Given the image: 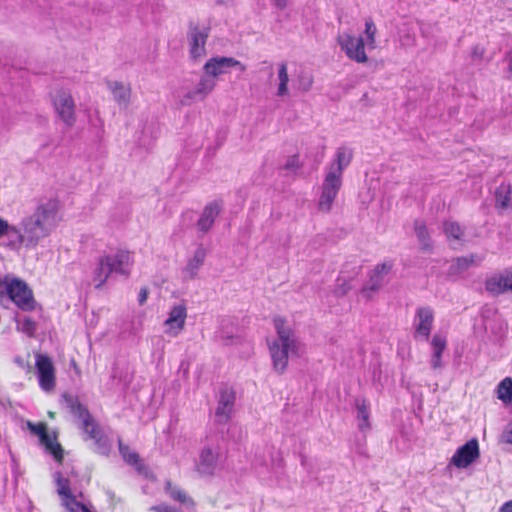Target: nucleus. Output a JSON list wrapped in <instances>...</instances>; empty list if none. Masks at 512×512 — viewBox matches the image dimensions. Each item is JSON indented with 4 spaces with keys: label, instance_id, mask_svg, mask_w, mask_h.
<instances>
[{
    "label": "nucleus",
    "instance_id": "nucleus-1",
    "mask_svg": "<svg viewBox=\"0 0 512 512\" xmlns=\"http://www.w3.org/2000/svg\"><path fill=\"white\" fill-rule=\"evenodd\" d=\"M352 158V150L341 146L337 148L333 161L326 166L318 200L320 211L327 213L332 209L334 200L342 187L343 172L350 165Z\"/></svg>",
    "mask_w": 512,
    "mask_h": 512
},
{
    "label": "nucleus",
    "instance_id": "nucleus-2",
    "mask_svg": "<svg viewBox=\"0 0 512 512\" xmlns=\"http://www.w3.org/2000/svg\"><path fill=\"white\" fill-rule=\"evenodd\" d=\"M277 338L268 342L272 366L275 372H285L290 357L299 356L300 342L293 330L285 324L282 318L274 319Z\"/></svg>",
    "mask_w": 512,
    "mask_h": 512
},
{
    "label": "nucleus",
    "instance_id": "nucleus-3",
    "mask_svg": "<svg viewBox=\"0 0 512 512\" xmlns=\"http://www.w3.org/2000/svg\"><path fill=\"white\" fill-rule=\"evenodd\" d=\"M62 401L69 411L82 421L81 429L86 434V439L94 441L96 451L99 454L108 455L111 449L109 439L104 435L101 427L91 416L87 407L77 397L67 393L62 395Z\"/></svg>",
    "mask_w": 512,
    "mask_h": 512
},
{
    "label": "nucleus",
    "instance_id": "nucleus-4",
    "mask_svg": "<svg viewBox=\"0 0 512 512\" xmlns=\"http://www.w3.org/2000/svg\"><path fill=\"white\" fill-rule=\"evenodd\" d=\"M133 263L131 253L126 250H117L100 256L93 270L95 288H102L110 276L128 277Z\"/></svg>",
    "mask_w": 512,
    "mask_h": 512
},
{
    "label": "nucleus",
    "instance_id": "nucleus-5",
    "mask_svg": "<svg viewBox=\"0 0 512 512\" xmlns=\"http://www.w3.org/2000/svg\"><path fill=\"white\" fill-rule=\"evenodd\" d=\"M5 294L23 311H31L35 308V300L31 289L20 279H13L6 284H3L0 280V301L5 297Z\"/></svg>",
    "mask_w": 512,
    "mask_h": 512
},
{
    "label": "nucleus",
    "instance_id": "nucleus-6",
    "mask_svg": "<svg viewBox=\"0 0 512 512\" xmlns=\"http://www.w3.org/2000/svg\"><path fill=\"white\" fill-rule=\"evenodd\" d=\"M59 209L60 202L58 198L45 197L38 200L34 212L30 216L52 231L57 223Z\"/></svg>",
    "mask_w": 512,
    "mask_h": 512
},
{
    "label": "nucleus",
    "instance_id": "nucleus-7",
    "mask_svg": "<svg viewBox=\"0 0 512 512\" xmlns=\"http://www.w3.org/2000/svg\"><path fill=\"white\" fill-rule=\"evenodd\" d=\"M337 43L350 60L357 63H366L368 61L365 52L366 44L362 37H355L350 33H342L338 34Z\"/></svg>",
    "mask_w": 512,
    "mask_h": 512
},
{
    "label": "nucleus",
    "instance_id": "nucleus-8",
    "mask_svg": "<svg viewBox=\"0 0 512 512\" xmlns=\"http://www.w3.org/2000/svg\"><path fill=\"white\" fill-rule=\"evenodd\" d=\"M393 267L392 261H385L377 264L368 274V280L361 289V294L366 300L373 296L383 287L386 276Z\"/></svg>",
    "mask_w": 512,
    "mask_h": 512
},
{
    "label": "nucleus",
    "instance_id": "nucleus-9",
    "mask_svg": "<svg viewBox=\"0 0 512 512\" xmlns=\"http://www.w3.org/2000/svg\"><path fill=\"white\" fill-rule=\"evenodd\" d=\"M53 104L59 118L66 126L72 127L76 122V105L71 93L67 90H57Z\"/></svg>",
    "mask_w": 512,
    "mask_h": 512
},
{
    "label": "nucleus",
    "instance_id": "nucleus-10",
    "mask_svg": "<svg viewBox=\"0 0 512 512\" xmlns=\"http://www.w3.org/2000/svg\"><path fill=\"white\" fill-rule=\"evenodd\" d=\"M221 455L217 445H206L196 461V470L201 476H213L219 468Z\"/></svg>",
    "mask_w": 512,
    "mask_h": 512
},
{
    "label": "nucleus",
    "instance_id": "nucleus-11",
    "mask_svg": "<svg viewBox=\"0 0 512 512\" xmlns=\"http://www.w3.org/2000/svg\"><path fill=\"white\" fill-rule=\"evenodd\" d=\"M480 456L479 444L476 438L467 441L460 446L450 459V465L459 469H465Z\"/></svg>",
    "mask_w": 512,
    "mask_h": 512
},
{
    "label": "nucleus",
    "instance_id": "nucleus-12",
    "mask_svg": "<svg viewBox=\"0 0 512 512\" xmlns=\"http://www.w3.org/2000/svg\"><path fill=\"white\" fill-rule=\"evenodd\" d=\"M209 36V29L206 27H199L191 23L187 34L189 42V52L193 59H198L206 54L205 45Z\"/></svg>",
    "mask_w": 512,
    "mask_h": 512
},
{
    "label": "nucleus",
    "instance_id": "nucleus-13",
    "mask_svg": "<svg viewBox=\"0 0 512 512\" xmlns=\"http://www.w3.org/2000/svg\"><path fill=\"white\" fill-rule=\"evenodd\" d=\"M237 67L241 72L246 66L233 57L216 56L210 58L203 66L204 72L217 80V77L225 74L229 68Z\"/></svg>",
    "mask_w": 512,
    "mask_h": 512
},
{
    "label": "nucleus",
    "instance_id": "nucleus-14",
    "mask_svg": "<svg viewBox=\"0 0 512 512\" xmlns=\"http://www.w3.org/2000/svg\"><path fill=\"white\" fill-rule=\"evenodd\" d=\"M20 226L25 231L24 238L28 240V246H37L38 243L48 237L52 232L50 229L45 227L43 223L37 221L35 218L29 216L24 217L21 220Z\"/></svg>",
    "mask_w": 512,
    "mask_h": 512
},
{
    "label": "nucleus",
    "instance_id": "nucleus-15",
    "mask_svg": "<svg viewBox=\"0 0 512 512\" xmlns=\"http://www.w3.org/2000/svg\"><path fill=\"white\" fill-rule=\"evenodd\" d=\"M235 391L229 387L220 389L215 418L217 423L225 424L231 419L235 404Z\"/></svg>",
    "mask_w": 512,
    "mask_h": 512
},
{
    "label": "nucleus",
    "instance_id": "nucleus-16",
    "mask_svg": "<svg viewBox=\"0 0 512 512\" xmlns=\"http://www.w3.org/2000/svg\"><path fill=\"white\" fill-rule=\"evenodd\" d=\"M434 322V312L428 306L419 307L414 318V338H422L427 341L430 337Z\"/></svg>",
    "mask_w": 512,
    "mask_h": 512
},
{
    "label": "nucleus",
    "instance_id": "nucleus-17",
    "mask_svg": "<svg viewBox=\"0 0 512 512\" xmlns=\"http://www.w3.org/2000/svg\"><path fill=\"white\" fill-rule=\"evenodd\" d=\"M36 369L40 387L49 391L55 386V369L51 359L43 354L36 355Z\"/></svg>",
    "mask_w": 512,
    "mask_h": 512
},
{
    "label": "nucleus",
    "instance_id": "nucleus-18",
    "mask_svg": "<svg viewBox=\"0 0 512 512\" xmlns=\"http://www.w3.org/2000/svg\"><path fill=\"white\" fill-rule=\"evenodd\" d=\"M187 309L184 304H178L171 308L168 318L165 320V333L169 336H178L185 327Z\"/></svg>",
    "mask_w": 512,
    "mask_h": 512
},
{
    "label": "nucleus",
    "instance_id": "nucleus-19",
    "mask_svg": "<svg viewBox=\"0 0 512 512\" xmlns=\"http://www.w3.org/2000/svg\"><path fill=\"white\" fill-rule=\"evenodd\" d=\"M485 288L494 295L512 291V268L488 278Z\"/></svg>",
    "mask_w": 512,
    "mask_h": 512
},
{
    "label": "nucleus",
    "instance_id": "nucleus-20",
    "mask_svg": "<svg viewBox=\"0 0 512 512\" xmlns=\"http://www.w3.org/2000/svg\"><path fill=\"white\" fill-rule=\"evenodd\" d=\"M206 258V250L200 245L193 253V256L188 260L186 266L182 270L183 278L191 280L196 278L198 271L203 265Z\"/></svg>",
    "mask_w": 512,
    "mask_h": 512
},
{
    "label": "nucleus",
    "instance_id": "nucleus-21",
    "mask_svg": "<svg viewBox=\"0 0 512 512\" xmlns=\"http://www.w3.org/2000/svg\"><path fill=\"white\" fill-rule=\"evenodd\" d=\"M221 211V206L218 202H212L206 205L203 212L197 222L199 231L206 233L214 224L215 219L218 217Z\"/></svg>",
    "mask_w": 512,
    "mask_h": 512
},
{
    "label": "nucleus",
    "instance_id": "nucleus-22",
    "mask_svg": "<svg viewBox=\"0 0 512 512\" xmlns=\"http://www.w3.org/2000/svg\"><path fill=\"white\" fill-rule=\"evenodd\" d=\"M108 88L111 90L114 100L120 107L126 108L130 101L131 89L129 85L122 82H108Z\"/></svg>",
    "mask_w": 512,
    "mask_h": 512
},
{
    "label": "nucleus",
    "instance_id": "nucleus-23",
    "mask_svg": "<svg viewBox=\"0 0 512 512\" xmlns=\"http://www.w3.org/2000/svg\"><path fill=\"white\" fill-rule=\"evenodd\" d=\"M495 207L498 210H506L512 203V186L509 183H501L495 190Z\"/></svg>",
    "mask_w": 512,
    "mask_h": 512
},
{
    "label": "nucleus",
    "instance_id": "nucleus-24",
    "mask_svg": "<svg viewBox=\"0 0 512 512\" xmlns=\"http://www.w3.org/2000/svg\"><path fill=\"white\" fill-rule=\"evenodd\" d=\"M25 231L22 227H17L9 224V229L5 236H8V242L6 244L10 249H19L22 245L28 246V240L24 238Z\"/></svg>",
    "mask_w": 512,
    "mask_h": 512
},
{
    "label": "nucleus",
    "instance_id": "nucleus-25",
    "mask_svg": "<svg viewBox=\"0 0 512 512\" xmlns=\"http://www.w3.org/2000/svg\"><path fill=\"white\" fill-rule=\"evenodd\" d=\"M485 328L487 333L491 334V340L493 342L500 343L505 338L507 325L500 317L487 323Z\"/></svg>",
    "mask_w": 512,
    "mask_h": 512
},
{
    "label": "nucleus",
    "instance_id": "nucleus-26",
    "mask_svg": "<svg viewBox=\"0 0 512 512\" xmlns=\"http://www.w3.org/2000/svg\"><path fill=\"white\" fill-rule=\"evenodd\" d=\"M119 452L123 457L124 461L136 468L139 473H142L145 469V465L141 462L139 455L136 452L130 450L129 446L125 445L121 439L118 440Z\"/></svg>",
    "mask_w": 512,
    "mask_h": 512
},
{
    "label": "nucleus",
    "instance_id": "nucleus-27",
    "mask_svg": "<svg viewBox=\"0 0 512 512\" xmlns=\"http://www.w3.org/2000/svg\"><path fill=\"white\" fill-rule=\"evenodd\" d=\"M355 405L357 410L358 427L361 431H365L370 428L367 402L365 399H356Z\"/></svg>",
    "mask_w": 512,
    "mask_h": 512
},
{
    "label": "nucleus",
    "instance_id": "nucleus-28",
    "mask_svg": "<svg viewBox=\"0 0 512 512\" xmlns=\"http://www.w3.org/2000/svg\"><path fill=\"white\" fill-rule=\"evenodd\" d=\"M414 231L418 238V241L421 244L422 249L423 250L431 249V246H432L431 239H430V235L427 230L425 222L422 220H419V219L416 220L414 222Z\"/></svg>",
    "mask_w": 512,
    "mask_h": 512
},
{
    "label": "nucleus",
    "instance_id": "nucleus-29",
    "mask_svg": "<svg viewBox=\"0 0 512 512\" xmlns=\"http://www.w3.org/2000/svg\"><path fill=\"white\" fill-rule=\"evenodd\" d=\"M216 85L217 80L204 72L195 87L196 94L198 93L203 99H205L215 89Z\"/></svg>",
    "mask_w": 512,
    "mask_h": 512
},
{
    "label": "nucleus",
    "instance_id": "nucleus-30",
    "mask_svg": "<svg viewBox=\"0 0 512 512\" xmlns=\"http://www.w3.org/2000/svg\"><path fill=\"white\" fill-rule=\"evenodd\" d=\"M39 439L40 442L45 445L46 449L54 456L55 460L61 462L63 459V449L61 445L57 442H54L47 431L44 433V437Z\"/></svg>",
    "mask_w": 512,
    "mask_h": 512
},
{
    "label": "nucleus",
    "instance_id": "nucleus-31",
    "mask_svg": "<svg viewBox=\"0 0 512 512\" xmlns=\"http://www.w3.org/2000/svg\"><path fill=\"white\" fill-rule=\"evenodd\" d=\"M278 81H279V83H278L277 95L280 97L287 96L289 94V91H288L289 76H288L287 64L284 62L279 64Z\"/></svg>",
    "mask_w": 512,
    "mask_h": 512
},
{
    "label": "nucleus",
    "instance_id": "nucleus-32",
    "mask_svg": "<svg viewBox=\"0 0 512 512\" xmlns=\"http://www.w3.org/2000/svg\"><path fill=\"white\" fill-rule=\"evenodd\" d=\"M443 231H444L446 237L448 238V240L453 239L456 241H461L462 236L464 234L463 229L460 226V224L455 221H451V220L445 221L443 223Z\"/></svg>",
    "mask_w": 512,
    "mask_h": 512
},
{
    "label": "nucleus",
    "instance_id": "nucleus-33",
    "mask_svg": "<svg viewBox=\"0 0 512 512\" xmlns=\"http://www.w3.org/2000/svg\"><path fill=\"white\" fill-rule=\"evenodd\" d=\"M475 261L474 255L458 257L450 266L451 274H459L467 270Z\"/></svg>",
    "mask_w": 512,
    "mask_h": 512
},
{
    "label": "nucleus",
    "instance_id": "nucleus-34",
    "mask_svg": "<svg viewBox=\"0 0 512 512\" xmlns=\"http://www.w3.org/2000/svg\"><path fill=\"white\" fill-rule=\"evenodd\" d=\"M166 492L168 495L174 499L175 501H178L185 505H192V500L186 495V493L181 490L180 488L173 486L171 482H167L166 484Z\"/></svg>",
    "mask_w": 512,
    "mask_h": 512
},
{
    "label": "nucleus",
    "instance_id": "nucleus-35",
    "mask_svg": "<svg viewBox=\"0 0 512 512\" xmlns=\"http://www.w3.org/2000/svg\"><path fill=\"white\" fill-rule=\"evenodd\" d=\"M376 33L377 28L371 18L366 19L365 21V31L364 34L366 36V47L370 50L376 48Z\"/></svg>",
    "mask_w": 512,
    "mask_h": 512
},
{
    "label": "nucleus",
    "instance_id": "nucleus-36",
    "mask_svg": "<svg viewBox=\"0 0 512 512\" xmlns=\"http://www.w3.org/2000/svg\"><path fill=\"white\" fill-rule=\"evenodd\" d=\"M498 398L503 402L512 401V379L507 377L503 379L497 387Z\"/></svg>",
    "mask_w": 512,
    "mask_h": 512
},
{
    "label": "nucleus",
    "instance_id": "nucleus-37",
    "mask_svg": "<svg viewBox=\"0 0 512 512\" xmlns=\"http://www.w3.org/2000/svg\"><path fill=\"white\" fill-rule=\"evenodd\" d=\"M17 330L26 334L29 337L34 336L37 324L30 317H23L22 319H17Z\"/></svg>",
    "mask_w": 512,
    "mask_h": 512
},
{
    "label": "nucleus",
    "instance_id": "nucleus-38",
    "mask_svg": "<svg viewBox=\"0 0 512 512\" xmlns=\"http://www.w3.org/2000/svg\"><path fill=\"white\" fill-rule=\"evenodd\" d=\"M61 504L66 512H85V509H88L83 503L77 501L73 494L61 499Z\"/></svg>",
    "mask_w": 512,
    "mask_h": 512
},
{
    "label": "nucleus",
    "instance_id": "nucleus-39",
    "mask_svg": "<svg viewBox=\"0 0 512 512\" xmlns=\"http://www.w3.org/2000/svg\"><path fill=\"white\" fill-rule=\"evenodd\" d=\"M55 480L57 484V493L61 497V499L72 495L71 489H70V482L67 478H63L61 473L57 472L55 475Z\"/></svg>",
    "mask_w": 512,
    "mask_h": 512
},
{
    "label": "nucleus",
    "instance_id": "nucleus-40",
    "mask_svg": "<svg viewBox=\"0 0 512 512\" xmlns=\"http://www.w3.org/2000/svg\"><path fill=\"white\" fill-rule=\"evenodd\" d=\"M204 99L199 95L196 94V89L187 91L181 98H180V104L182 106H190L191 104L195 102L203 101Z\"/></svg>",
    "mask_w": 512,
    "mask_h": 512
},
{
    "label": "nucleus",
    "instance_id": "nucleus-41",
    "mask_svg": "<svg viewBox=\"0 0 512 512\" xmlns=\"http://www.w3.org/2000/svg\"><path fill=\"white\" fill-rule=\"evenodd\" d=\"M433 352L443 353L446 348V339L440 335H434L431 341Z\"/></svg>",
    "mask_w": 512,
    "mask_h": 512
},
{
    "label": "nucleus",
    "instance_id": "nucleus-42",
    "mask_svg": "<svg viewBox=\"0 0 512 512\" xmlns=\"http://www.w3.org/2000/svg\"><path fill=\"white\" fill-rule=\"evenodd\" d=\"M350 289H351V286L346 279H342V278L337 279V283H336V287H335V291H334L337 296L345 295Z\"/></svg>",
    "mask_w": 512,
    "mask_h": 512
},
{
    "label": "nucleus",
    "instance_id": "nucleus-43",
    "mask_svg": "<svg viewBox=\"0 0 512 512\" xmlns=\"http://www.w3.org/2000/svg\"><path fill=\"white\" fill-rule=\"evenodd\" d=\"M28 429L39 438L44 437V433L47 431L46 425L44 423L34 424L31 421L27 422Z\"/></svg>",
    "mask_w": 512,
    "mask_h": 512
},
{
    "label": "nucleus",
    "instance_id": "nucleus-44",
    "mask_svg": "<svg viewBox=\"0 0 512 512\" xmlns=\"http://www.w3.org/2000/svg\"><path fill=\"white\" fill-rule=\"evenodd\" d=\"M301 167L299 162V156L298 155H292L290 156L284 165V169L288 171H296Z\"/></svg>",
    "mask_w": 512,
    "mask_h": 512
},
{
    "label": "nucleus",
    "instance_id": "nucleus-45",
    "mask_svg": "<svg viewBox=\"0 0 512 512\" xmlns=\"http://www.w3.org/2000/svg\"><path fill=\"white\" fill-rule=\"evenodd\" d=\"M502 439L504 442L512 444V423H509L503 430Z\"/></svg>",
    "mask_w": 512,
    "mask_h": 512
},
{
    "label": "nucleus",
    "instance_id": "nucleus-46",
    "mask_svg": "<svg viewBox=\"0 0 512 512\" xmlns=\"http://www.w3.org/2000/svg\"><path fill=\"white\" fill-rule=\"evenodd\" d=\"M441 355H442V353L433 352L432 359H431V367L433 369H439L442 367Z\"/></svg>",
    "mask_w": 512,
    "mask_h": 512
},
{
    "label": "nucleus",
    "instance_id": "nucleus-47",
    "mask_svg": "<svg viewBox=\"0 0 512 512\" xmlns=\"http://www.w3.org/2000/svg\"><path fill=\"white\" fill-rule=\"evenodd\" d=\"M148 290L146 288H142L138 295V301L140 304H143L147 300Z\"/></svg>",
    "mask_w": 512,
    "mask_h": 512
},
{
    "label": "nucleus",
    "instance_id": "nucleus-48",
    "mask_svg": "<svg viewBox=\"0 0 512 512\" xmlns=\"http://www.w3.org/2000/svg\"><path fill=\"white\" fill-rule=\"evenodd\" d=\"M499 512H512V500L507 501L506 503H504L500 507Z\"/></svg>",
    "mask_w": 512,
    "mask_h": 512
},
{
    "label": "nucleus",
    "instance_id": "nucleus-49",
    "mask_svg": "<svg viewBox=\"0 0 512 512\" xmlns=\"http://www.w3.org/2000/svg\"><path fill=\"white\" fill-rule=\"evenodd\" d=\"M272 1H273V4L279 9H284L288 4V0H272Z\"/></svg>",
    "mask_w": 512,
    "mask_h": 512
},
{
    "label": "nucleus",
    "instance_id": "nucleus-50",
    "mask_svg": "<svg viewBox=\"0 0 512 512\" xmlns=\"http://www.w3.org/2000/svg\"><path fill=\"white\" fill-rule=\"evenodd\" d=\"M508 70L512 73V50L507 54Z\"/></svg>",
    "mask_w": 512,
    "mask_h": 512
},
{
    "label": "nucleus",
    "instance_id": "nucleus-51",
    "mask_svg": "<svg viewBox=\"0 0 512 512\" xmlns=\"http://www.w3.org/2000/svg\"><path fill=\"white\" fill-rule=\"evenodd\" d=\"M483 53V50L480 49L478 46L473 49V56L481 57Z\"/></svg>",
    "mask_w": 512,
    "mask_h": 512
},
{
    "label": "nucleus",
    "instance_id": "nucleus-52",
    "mask_svg": "<svg viewBox=\"0 0 512 512\" xmlns=\"http://www.w3.org/2000/svg\"><path fill=\"white\" fill-rule=\"evenodd\" d=\"M233 0H215V3L217 5H228L232 2Z\"/></svg>",
    "mask_w": 512,
    "mask_h": 512
},
{
    "label": "nucleus",
    "instance_id": "nucleus-53",
    "mask_svg": "<svg viewBox=\"0 0 512 512\" xmlns=\"http://www.w3.org/2000/svg\"><path fill=\"white\" fill-rule=\"evenodd\" d=\"M312 81L310 79L304 84V90H308L311 87Z\"/></svg>",
    "mask_w": 512,
    "mask_h": 512
},
{
    "label": "nucleus",
    "instance_id": "nucleus-54",
    "mask_svg": "<svg viewBox=\"0 0 512 512\" xmlns=\"http://www.w3.org/2000/svg\"><path fill=\"white\" fill-rule=\"evenodd\" d=\"M220 338H222V339H224V338L230 339L231 337L230 336H225L224 333L221 332Z\"/></svg>",
    "mask_w": 512,
    "mask_h": 512
},
{
    "label": "nucleus",
    "instance_id": "nucleus-55",
    "mask_svg": "<svg viewBox=\"0 0 512 512\" xmlns=\"http://www.w3.org/2000/svg\"><path fill=\"white\" fill-rule=\"evenodd\" d=\"M85 512H91L89 509H85Z\"/></svg>",
    "mask_w": 512,
    "mask_h": 512
}]
</instances>
